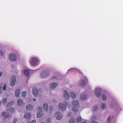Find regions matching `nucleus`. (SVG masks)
<instances>
[{"label":"nucleus","instance_id":"nucleus-1","mask_svg":"<svg viewBox=\"0 0 123 123\" xmlns=\"http://www.w3.org/2000/svg\"><path fill=\"white\" fill-rule=\"evenodd\" d=\"M72 111L75 112H77L79 111L78 108L79 106V103L77 100H74L72 104Z\"/></svg>","mask_w":123,"mask_h":123},{"label":"nucleus","instance_id":"nucleus-2","mask_svg":"<svg viewBox=\"0 0 123 123\" xmlns=\"http://www.w3.org/2000/svg\"><path fill=\"white\" fill-rule=\"evenodd\" d=\"M38 62V59L36 58H32L30 61V63L32 66L36 65Z\"/></svg>","mask_w":123,"mask_h":123},{"label":"nucleus","instance_id":"nucleus-3","mask_svg":"<svg viewBox=\"0 0 123 123\" xmlns=\"http://www.w3.org/2000/svg\"><path fill=\"white\" fill-rule=\"evenodd\" d=\"M67 103L66 102L65 104L62 103L59 104V109H61L63 111H64L66 109V106L67 105Z\"/></svg>","mask_w":123,"mask_h":123},{"label":"nucleus","instance_id":"nucleus-4","mask_svg":"<svg viewBox=\"0 0 123 123\" xmlns=\"http://www.w3.org/2000/svg\"><path fill=\"white\" fill-rule=\"evenodd\" d=\"M9 59L11 61L14 62L17 60L16 56L15 54H12L9 56Z\"/></svg>","mask_w":123,"mask_h":123},{"label":"nucleus","instance_id":"nucleus-5","mask_svg":"<svg viewBox=\"0 0 123 123\" xmlns=\"http://www.w3.org/2000/svg\"><path fill=\"white\" fill-rule=\"evenodd\" d=\"M16 81V77L15 76H12L11 78L10 85L12 86L14 85Z\"/></svg>","mask_w":123,"mask_h":123},{"label":"nucleus","instance_id":"nucleus-6","mask_svg":"<svg viewBox=\"0 0 123 123\" xmlns=\"http://www.w3.org/2000/svg\"><path fill=\"white\" fill-rule=\"evenodd\" d=\"M38 112L37 114V117L40 118L42 117L43 115V113L42 112V109L41 107H39L38 109Z\"/></svg>","mask_w":123,"mask_h":123},{"label":"nucleus","instance_id":"nucleus-7","mask_svg":"<svg viewBox=\"0 0 123 123\" xmlns=\"http://www.w3.org/2000/svg\"><path fill=\"white\" fill-rule=\"evenodd\" d=\"M55 115L56 116V119L57 120L61 119L63 117V116L59 112H56L55 114Z\"/></svg>","mask_w":123,"mask_h":123},{"label":"nucleus","instance_id":"nucleus-8","mask_svg":"<svg viewBox=\"0 0 123 123\" xmlns=\"http://www.w3.org/2000/svg\"><path fill=\"white\" fill-rule=\"evenodd\" d=\"M95 93L96 96L99 97L101 95V89L99 88H97L95 90Z\"/></svg>","mask_w":123,"mask_h":123},{"label":"nucleus","instance_id":"nucleus-9","mask_svg":"<svg viewBox=\"0 0 123 123\" xmlns=\"http://www.w3.org/2000/svg\"><path fill=\"white\" fill-rule=\"evenodd\" d=\"M32 92L33 95L35 96H37L38 94V90L35 87L33 88Z\"/></svg>","mask_w":123,"mask_h":123},{"label":"nucleus","instance_id":"nucleus-10","mask_svg":"<svg viewBox=\"0 0 123 123\" xmlns=\"http://www.w3.org/2000/svg\"><path fill=\"white\" fill-rule=\"evenodd\" d=\"M64 96L65 99H68L70 97L69 94L66 91H64Z\"/></svg>","mask_w":123,"mask_h":123},{"label":"nucleus","instance_id":"nucleus-11","mask_svg":"<svg viewBox=\"0 0 123 123\" xmlns=\"http://www.w3.org/2000/svg\"><path fill=\"white\" fill-rule=\"evenodd\" d=\"M49 73L48 72H45L42 73L41 76L42 77H46L49 75Z\"/></svg>","mask_w":123,"mask_h":123},{"label":"nucleus","instance_id":"nucleus-12","mask_svg":"<svg viewBox=\"0 0 123 123\" xmlns=\"http://www.w3.org/2000/svg\"><path fill=\"white\" fill-rule=\"evenodd\" d=\"M87 80L86 79H85L84 80H81L80 82V84L82 86H85L86 85V84L85 82Z\"/></svg>","mask_w":123,"mask_h":123},{"label":"nucleus","instance_id":"nucleus-13","mask_svg":"<svg viewBox=\"0 0 123 123\" xmlns=\"http://www.w3.org/2000/svg\"><path fill=\"white\" fill-rule=\"evenodd\" d=\"M24 74L27 77H28L30 74L29 72V71L27 69L24 70Z\"/></svg>","mask_w":123,"mask_h":123},{"label":"nucleus","instance_id":"nucleus-14","mask_svg":"<svg viewBox=\"0 0 123 123\" xmlns=\"http://www.w3.org/2000/svg\"><path fill=\"white\" fill-rule=\"evenodd\" d=\"M57 85V84L55 83H52L50 84V87L51 88L53 89L55 88Z\"/></svg>","mask_w":123,"mask_h":123},{"label":"nucleus","instance_id":"nucleus-15","mask_svg":"<svg viewBox=\"0 0 123 123\" xmlns=\"http://www.w3.org/2000/svg\"><path fill=\"white\" fill-rule=\"evenodd\" d=\"M2 116H4V119H5L8 117H9V115L8 114H7L5 112H3L2 113Z\"/></svg>","mask_w":123,"mask_h":123},{"label":"nucleus","instance_id":"nucleus-16","mask_svg":"<svg viewBox=\"0 0 123 123\" xmlns=\"http://www.w3.org/2000/svg\"><path fill=\"white\" fill-rule=\"evenodd\" d=\"M20 93V90L19 89H17L15 91V96L17 97H18Z\"/></svg>","mask_w":123,"mask_h":123},{"label":"nucleus","instance_id":"nucleus-17","mask_svg":"<svg viewBox=\"0 0 123 123\" xmlns=\"http://www.w3.org/2000/svg\"><path fill=\"white\" fill-rule=\"evenodd\" d=\"M75 122V119L73 117L71 118L69 120V123H74Z\"/></svg>","mask_w":123,"mask_h":123},{"label":"nucleus","instance_id":"nucleus-18","mask_svg":"<svg viewBox=\"0 0 123 123\" xmlns=\"http://www.w3.org/2000/svg\"><path fill=\"white\" fill-rule=\"evenodd\" d=\"M33 107L31 105H27L26 109L28 110H31L33 109Z\"/></svg>","mask_w":123,"mask_h":123},{"label":"nucleus","instance_id":"nucleus-19","mask_svg":"<svg viewBox=\"0 0 123 123\" xmlns=\"http://www.w3.org/2000/svg\"><path fill=\"white\" fill-rule=\"evenodd\" d=\"M96 119V116H93L92 118V121L91 122V123H98L97 122L94 121L93 120H95Z\"/></svg>","mask_w":123,"mask_h":123},{"label":"nucleus","instance_id":"nucleus-20","mask_svg":"<svg viewBox=\"0 0 123 123\" xmlns=\"http://www.w3.org/2000/svg\"><path fill=\"white\" fill-rule=\"evenodd\" d=\"M87 98V96L85 95H82L81 96V100H84L86 99Z\"/></svg>","mask_w":123,"mask_h":123},{"label":"nucleus","instance_id":"nucleus-21","mask_svg":"<svg viewBox=\"0 0 123 123\" xmlns=\"http://www.w3.org/2000/svg\"><path fill=\"white\" fill-rule=\"evenodd\" d=\"M31 115L30 113L25 114V118H30Z\"/></svg>","mask_w":123,"mask_h":123},{"label":"nucleus","instance_id":"nucleus-22","mask_svg":"<svg viewBox=\"0 0 123 123\" xmlns=\"http://www.w3.org/2000/svg\"><path fill=\"white\" fill-rule=\"evenodd\" d=\"M43 107L45 111H47L48 109V106L47 104H45L43 105Z\"/></svg>","mask_w":123,"mask_h":123},{"label":"nucleus","instance_id":"nucleus-23","mask_svg":"<svg viewBox=\"0 0 123 123\" xmlns=\"http://www.w3.org/2000/svg\"><path fill=\"white\" fill-rule=\"evenodd\" d=\"M23 104V101L20 99H18V105H21Z\"/></svg>","mask_w":123,"mask_h":123},{"label":"nucleus","instance_id":"nucleus-24","mask_svg":"<svg viewBox=\"0 0 123 123\" xmlns=\"http://www.w3.org/2000/svg\"><path fill=\"white\" fill-rule=\"evenodd\" d=\"M71 97L73 98H75L76 97V94L74 93L73 92H71Z\"/></svg>","mask_w":123,"mask_h":123},{"label":"nucleus","instance_id":"nucleus-25","mask_svg":"<svg viewBox=\"0 0 123 123\" xmlns=\"http://www.w3.org/2000/svg\"><path fill=\"white\" fill-rule=\"evenodd\" d=\"M82 118L80 116L78 117L77 118L76 122L79 123L81 121Z\"/></svg>","mask_w":123,"mask_h":123},{"label":"nucleus","instance_id":"nucleus-26","mask_svg":"<svg viewBox=\"0 0 123 123\" xmlns=\"http://www.w3.org/2000/svg\"><path fill=\"white\" fill-rule=\"evenodd\" d=\"M27 95V92L25 91H24L22 93V96L23 97H25Z\"/></svg>","mask_w":123,"mask_h":123},{"label":"nucleus","instance_id":"nucleus-27","mask_svg":"<svg viewBox=\"0 0 123 123\" xmlns=\"http://www.w3.org/2000/svg\"><path fill=\"white\" fill-rule=\"evenodd\" d=\"M14 103V102L12 101L9 103H8L6 105V107H7L9 106H10L12 105Z\"/></svg>","mask_w":123,"mask_h":123},{"label":"nucleus","instance_id":"nucleus-28","mask_svg":"<svg viewBox=\"0 0 123 123\" xmlns=\"http://www.w3.org/2000/svg\"><path fill=\"white\" fill-rule=\"evenodd\" d=\"M105 107V104H102L101 108L103 109H104Z\"/></svg>","mask_w":123,"mask_h":123},{"label":"nucleus","instance_id":"nucleus-29","mask_svg":"<svg viewBox=\"0 0 123 123\" xmlns=\"http://www.w3.org/2000/svg\"><path fill=\"white\" fill-rule=\"evenodd\" d=\"M102 99L104 100H105L107 99V98L106 96L104 95H102Z\"/></svg>","mask_w":123,"mask_h":123},{"label":"nucleus","instance_id":"nucleus-30","mask_svg":"<svg viewBox=\"0 0 123 123\" xmlns=\"http://www.w3.org/2000/svg\"><path fill=\"white\" fill-rule=\"evenodd\" d=\"M98 108L97 106H94L93 108V111H96L97 109Z\"/></svg>","mask_w":123,"mask_h":123},{"label":"nucleus","instance_id":"nucleus-31","mask_svg":"<svg viewBox=\"0 0 123 123\" xmlns=\"http://www.w3.org/2000/svg\"><path fill=\"white\" fill-rule=\"evenodd\" d=\"M7 101V99L6 98H4L2 100V102L4 104H5Z\"/></svg>","mask_w":123,"mask_h":123},{"label":"nucleus","instance_id":"nucleus-32","mask_svg":"<svg viewBox=\"0 0 123 123\" xmlns=\"http://www.w3.org/2000/svg\"><path fill=\"white\" fill-rule=\"evenodd\" d=\"M6 84H5L4 85V86L3 88V90H6Z\"/></svg>","mask_w":123,"mask_h":123},{"label":"nucleus","instance_id":"nucleus-33","mask_svg":"<svg viewBox=\"0 0 123 123\" xmlns=\"http://www.w3.org/2000/svg\"><path fill=\"white\" fill-rule=\"evenodd\" d=\"M4 54L3 52L1 50H0V55H3Z\"/></svg>","mask_w":123,"mask_h":123},{"label":"nucleus","instance_id":"nucleus-34","mask_svg":"<svg viewBox=\"0 0 123 123\" xmlns=\"http://www.w3.org/2000/svg\"><path fill=\"white\" fill-rule=\"evenodd\" d=\"M110 119H111V117L109 116L107 120V122L108 123H109L110 122Z\"/></svg>","mask_w":123,"mask_h":123},{"label":"nucleus","instance_id":"nucleus-35","mask_svg":"<svg viewBox=\"0 0 123 123\" xmlns=\"http://www.w3.org/2000/svg\"><path fill=\"white\" fill-rule=\"evenodd\" d=\"M2 86H0V93H1L2 92V90L1 89Z\"/></svg>","mask_w":123,"mask_h":123},{"label":"nucleus","instance_id":"nucleus-36","mask_svg":"<svg viewBox=\"0 0 123 123\" xmlns=\"http://www.w3.org/2000/svg\"><path fill=\"white\" fill-rule=\"evenodd\" d=\"M27 123H36V121L35 120H33L31 123L28 122Z\"/></svg>","mask_w":123,"mask_h":123},{"label":"nucleus","instance_id":"nucleus-37","mask_svg":"<svg viewBox=\"0 0 123 123\" xmlns=\"http://www.w3.org/2000/svg\"><path fill=\"white\" fill-rule=\"evenodd\" d=\"M17 121V119L16 118H15L13 122V123H16Z\"/></svg>","mask_w":123,"mask_h":123},{"label":"nucleus","instance_id":"nucleus-38","mask_svg":"<svg viewBox=\"0 0 123 123\" xmlns=\"http://www.w3.org/2000/svg\"><path fill=\"white\" fill-rule=\"evenodd\" d=\"M50 121V118H48L47 120V122L48 123H49Z\"/></svg>","mask_w":123,"mask_h":123},{"label":"nucleus","instance_id":"nucleus-39","mask_svg":"<svg viewBox=\"0 0 123 123\" xmlns=\"http://www.w3.org/2000/svg\"><path fill=\"white\" fill-rule=\"evenodd\" d=\"M71 113H68L67 116L68 117H70L71 116Z\"/></svg>","mask_w":123,"mask_h":123},{"label":"nucleus","instance_id":"nucleus-40","mask_svg":"<svg viewBox=\"0 0 123 123\" xmlns=\"http://www.w3.org/2000/svg\"><path fill=\"white\" fill-rule=\"evenodd\" d=\"M10 110L12 112L14 110V109L13 108H12L10 109Z\"/></svg>","mask_w":123,"mask_h":123},{"label":"nucleus","instance_id":"nucleus-41","mask_svg":"<svg viewBox=\"0 0 123 123\" xmlns=\"http://www.w3.org/2000/svg\"><path fill=\"white\" fill-rule=\"evenodd\" d=\"M49 109L50 110H52V109H53L52 107V106H50V107H49Z\"/></svg>","mask_w":123,"mask_h":123},{"label":"nucleus","instance_id":"nucleus-42","mask_svg":"<svg viewBox=\"0 0 123 123\" xmlns=\"http://www.w3.org/2000/svg\"><path fill=\"white\" fill-rule=\"evenodd\" d=\"M2 74V73L1 72H0V76H1Z\"/></svg>","mask_w":123,"mask_h":123},{"label":"nucleus","instance_id":"nucleus-43","mask_svg":"<svg viewBox=\"0 0 123 123\" xmlns=\"http://www.w3.org/2000/svg\"><path fill=\"white\" fill-rule=\"evenodd\" d=\"M81 123H87V122H86L84 121L82 122Z\"/></svg>","mask_w":123,"mask_h":123},{"label":"nucleus","instance_id":"nucleus-44","mask_svg":"<svg viewBox=\"0 0 123 123\" xmlns=\"http://www.w3.org/2000/svg\"><path fill=\"white\" fill-rule=\"evenodd\" d=\"M36 100V99L35 98H34L33 99V101H35Z\"/></svg>","mask_w":123,"mask_h":123},{"label":"nucleus","instance_id":"nucleus-45","mask_svg":"<svg viewBox=\"0 0 123 123\" xmlns=\"http://www.w3.org/2000/svg\"><path fill=\"white\" fill-rule=\"evenodd\" d=\"M55 78H56V77H53V79H55Z\"/></svg>","mask_w":123,"mask_h":123},{"label":"nucleus","instance_id":"nucleus-46","mask_svg":"<svg viewBox=\"0 0 123 123\" xmlns=\"http://www.w3.org/2000/svg\"><path fill=\"white\" fill-rule=\"evenodd\" d=\"M1 102H0V104H1Z\"/></svg>","mask_w":123,"mask_h":123},{"label":"nucleus","instance_id":"nucleus-47","mask_svg":"<svg viewBox=\"0 0 123 123\" xmlns=\"http://www.w3.org/2000/svg\"><path fill=\"white\" fill-rule=\"evenodd\" d=\"M44 123V122H42V123Z\"/></svg>","mask_w":123,"mask_h":123}]
</instances>
